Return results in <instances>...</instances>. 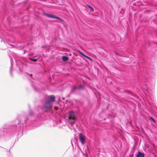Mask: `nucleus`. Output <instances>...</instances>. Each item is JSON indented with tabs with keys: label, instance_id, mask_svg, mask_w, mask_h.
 <instances>
[{
	"label": "nucleus",
	"instance_id": "nucleus-14",
	"mask_svg": "<svg viewBox=\"0 0 157 157\" xmlns=\"http://www.w3.org/2000/svg\"><path fill=\"white\" fill-rule=\"evenodd\" d=\"M78 52L80 53L82 55V54H83L81 52H80V51H78Z\"/></svg>",
	"mask_w": 157,
	"mask_h": 157
},
{
	"label": "nucleus",
	"instance_id": "nucleus-4",
	"mask_svg": "<svg viewBox=\"0 0 157 157\" xmlns=\"http://www.w3.org/2000/svg\"><path fill=\"white\" fill-rule=\"evenodd\" d=\"M69 119L70 120H75L76 119L74 113L72 111H71L69 112Z\"/></svg>",
	"mask_w": 157,
	"mask_h": 157
},
{
	"label": "nucleus",
	"instance_id": "nucleus-5",
	"mask_svg": "<svg viewBox=\"0 0 157 157\" xmlns=\"http://www.w3.org/2000/svg\"><path fill=\"white\" fill-rule=\"evenodd\" d=\"M137 157H144V155L143 153H141V152H139L138 154L136 155Z\"/></svg>",
	"mask_w": 157,
	"mask_h": 157
},
{
	"label": "nucleus",
	"instance_id": "nucleus-11",
	"mask_svg": "<svg viewBox=\"0 0 157 157\" xmlns=\"http://www.w3.org/2000/svg\"><path fill=\"white\" fill-rule=\"evenodd\" d=\"M87 59H89L90 60V61H92V59L90 58V57H88V56H87V58H86Z\"/></svg>",
	"mask_w": 157,
	"mask_h": 157
},
{
	"label": "nucleus",
	"instance_id": "nucleus-10",
	"mask_svg": "<svg viewBox=\"0 0 157 157\" xmlns=\"http://www.w3.org/2000/svg\"><path fill=\"white\" fill-rule=\"evenodd\" d=\"M150 120L153 121L154 122H155V121L154 120L152 117H150Z\"/></svg>",
	"mask_w": 157,
	"mask_h": 157
},
{
	"label": "nucleus",
	"instance_id": "nucleus-2",
	"mask_svg": "<svg viewBox=\"0 0 157 157\" xmlns=\"http://www.w3.org/2000/svg\"><path fill=\"white\" fill-rule=\"evenodd\" d=\"M44 14L45 16H46L47 17H50L51 18H55V19H59L62 21H63V19H61L60 18H59L58 17H56L53 15L50 14L46 13H44Z\"/></svg>",
	"mask_w": 157,
	"mask_h": 157
},
{
	"label": "nucleus",
	"instance_id": "nucleus-16",
	"mask_svg": "<svg viewBox=\"0 0 157 157\" xmlns=\"http://www.w3.org/2000/svg\"><path fill=\"white\" fill-rule=\"evenodd\" d=\"M75 122L74 121L73 123H75Z\"/></svg>",
	"mask_w": 157,
	"mask_h": 157
},
{
	"label": "nucleus",
	"instance_id": "nucleus-6",
	"mask_svg": "<svg viewBox=\"0 0 157 157\" xmlns=\"http://www.w3.org/2000/svg\"><path fill=\"white\" fill-rule=\"evenodd\" d=\"M62 59L63 61H66L68 59V58L66 56H63L62 57Z\"/></svg>",
	"mask_w": 157,
	"mask_h": 157
},
{
	"label": "nucleus",
	"instance_id": "nucleus-8",
	"mask_svg": "<svg viewBox=\"0 0 157 157\" xmlns=\"http://www.w3.org/2000/svg\"><path fill=\"white\" fill-rule=\"evenodd\" d=\"M30 59L33 61V62H36L37 60V59Z\"/></svg>",
	"mask_w": 157,
	"mask_h": 157
},
{
	"label": "nucleus",
	"instance_id": "nucleus-12",
	"mask_svg": "<svg viewBox=\"0 0 157 157\" xmlns=\"http://www.w3.org/2000/svg\"><path fill=\"white\" fill-rule=\"evenodd\" d=\"M54 109L56 110H57L58 109V108L57 106H55L54 107Z\"/></svg>",
	"mask_w": 157,
	"mask_h": 157
},
{
	"label": "nucleus",
	"instance_id": "nucleus-1",
	"mask_svg": "<svg viewBox=\"0 0 157 157\" xmlns=\"http://www.w3.org/2000/svg\"><path fill=\"white\" fill-rule=\"evenodd\" d=\"M55 99L54 96L52 95L48 97L46 99L45 103L44 105V108L48 109H50L52 107V102Z\"/></svg>",
	"mask_w": 157,
	"mask_h": 157
},
{
	"label": "nucleus",
	"instance_id": "nucleus-3",
	"mask_svg": "<svg viewBox=\"0 0 157 157\" xmlns=\"http://www.w3.org/2000/svg\"><path fill=\"white\" fill-rule=\"evenodd\" d=\"M85 136L81 133H80L79 135V137L80 141L82 144H84L85 141Z\"/></svg>",
	"mask_w": 157,
	"mask_h": 157
},
{
	"label": "nucleus",
	"instance_id": "nucleus-15",
	"mask_svg": "<svg viewBox=\"0 0 157 157\" xmlns=\"http://www.w3.org/2000/svg\"><path fill=\"white\" fill-rule=\"evenodd\" d=\"M116 53V55H119L118 54V53H117L116 52V53Z\"/></svg>",
	"mask_w": 157,
	"mask_h": 157
},
{
	"label": "nucleus",
	"instance_id": "nucleus-13",
	"mask_svg": "<svg viewBox=\"0 0 157 157\" xmlns=\"http://www.w3.org/2000/svg\"><path fill=\"white\" fill-rule=\"evenodd\" d=\"M79 87L81 88V89H82V86L81 85H79Z\"/></svg>",
	"mask_w": 157,
	"mask_h": 157
},
{
	"label": "nucleus",
	"instance_id": "nucleus-9",
	"mask_svg": "<svg viewBox=\"0 0 157 157\" xmlns=\"http://www.w3.org/2000/svg\"><path fill=\"white\" fill-rule=\"evenodd\" d=\"M82 55L84 57L86 58H87V56H86V55H85V54H82Z\"/></svg>",
	"mask_w": 157,
	"mask_h": 157
},
{
	"label": "nucleus",
	"instance_id": "nucleus-7",
	"mask_svg": "<svg viewBox=\"0 0 157 157\" xmlns=\"http://www.w3.org/2000/svg\"><path fill=\"white\" fill-rule=\"evenodd\" d=\"M87 6L90 8V11L93 12L94 11V9L92 7L89 5H87Z\"/></svg>",
	"mask_w": 157,
	"mask_h": 157
}]
</instances>
